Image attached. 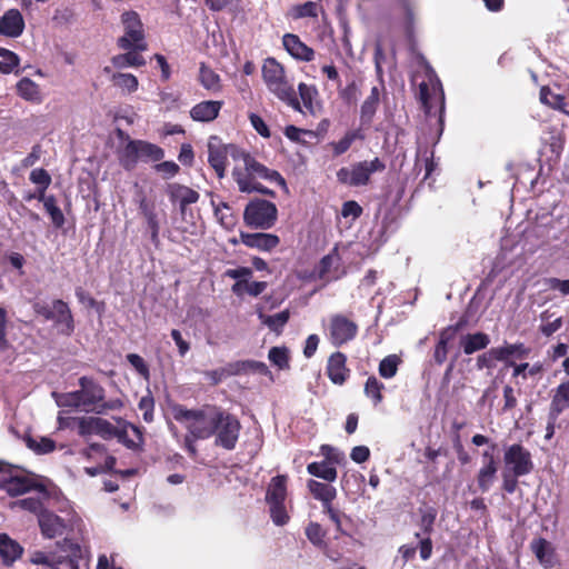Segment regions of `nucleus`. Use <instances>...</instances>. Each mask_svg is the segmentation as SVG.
Instances as JSON below:
<instances>
[{"label": "nucleus", "instance_id": "nucleus-50", "mask_svg": "<svg viewBox=\"0 0 569 569\" xmlns=\"http://www.w3.org/2000/svg\"><path fill=\"white\" fill-rule=\"evenodd\" d=\"M96 435L103 439H110L117 433L116 427L106 419L96 417Z\"/></svg>", "mask_w": 569, "mask_h": 569}, {"label": "nucleus", "instance_id": "nucleus-28", "mask_svg": "<svg viewBox=\"0 0 569 569\" xmlns=\"http://www.w3.org/2000/svg\"><path fill=\"white\" fill-rule=\"evenodd\" d=\"M380 91L378 86L371 88L370 94L365 99L360 108V121L362 124L368 126L371 123L379 103H380Z\"/></svg>", "mask_w": 569, "mask_h": 569}, {"label": "nucleus", "instance_id": "nucleus-26", "mask_svg": "<svg viewBox=\"0 0 569 569\" xmlns=\"http://www.w3.org/2000/svg\"><path fill=\"white\" fill-rule=\"evenodd\" d=\"M346 356L339 351L329 357L327 373L335 385H342L348 377L349 370L346 367Z\"/></svg>", "mask_w": 569, "mask_h": 569}, {"label": "nucleus", "instance_id": "nucleus-24", "mask_svg": "<svg viewBox=\"0 0 569 569\" xmlns=\"http://www.w3.org/2000/svg\"><path fill=\"white\" fill-rule=\"evenodd\" d=\"M283 47L288 51V53L295 59L301 61H311L315 57V51L306 43H303L300 38L292 33H287L282 39Z\"/></svg>", "mask_w": 569, "mask_h": 569}, {"label": "nucleus", "instance_id": "nucleus-47", "mask_svg": "<svg viewBox=\"0 0 569 569\" xmlns=\"http://www.w3.org/2000/svg\"><path fill=\"white\" fill-rule=\"evenodd\" d=\"M306 536L308 540L316 547L325 548L326 532L322 527L317 522H310L306 528Z\"/></svg>", "mask_w": 569, "mask_h": 569}, {"label": "nucleus", "instance_id": "nucleus-17", "mask_svg": "<svg viewBox=\"0 0 569 569\" xmlns=\"http://www.w3.org/2000/svg\"><path fill=\"white\" fill-rule=\"evenodd\" d=\"M138 207L140 210V213L143 216L149 232H150V239L153 243L159 242V232L161 227V219L160 213L157 209V204L153 200L148 199L147 197L142 196L138 200Z\"/></svg>", "mask_w": 569, "mask_h": 569}, {"label": "nucleus", "instance_id": "nucleus-58", "mask_svg": "<svg viewBox=\"0 0 569 569\" xmlns=\"http://www.w3.org/2000/svg\"><path fill=\"white\" fill-rule=\"evenodd\" d=\"M30 181L43 189H47L51 183V177L44 169L38 168L31 171Z\"/></svg>", "mask_w": 569, "mask_h": 569}, {"label": "nucleus", "instance_id": "nucleus-21", "mask_svg": "<svg viewBox=\"0 0 569 569\" xmlns=\"http://www.w3.org/2000/svg\"><path fill=\"white\" fill-rule=\"evenodd\" d=\"M466 325V320L460 319L456 325L448 326L439 333V340L433 351L436 363L442 365L448 356V345L452 341L457 332Z\"/></svg>", "mask_w": 569, "mask_h": 569}, {"label": "nucleus", "instance_id": "nucleus-48", "mask_svg": "<svg viewBox=\"0 0 569 569\" xmlns=\"http://www.w3.org/2000/svg\"><path fill=\"white\" fill-rule=\"evenodd\" d=\"M540 318L542 323L540 325L539 329L540 332L546 337L552 336L562 327V318L557 317L552 321H549L550 315L548 313V311L542 312Z\"/></svg>", "mask_w": 569, "mask_h": 569}, {"label": "nucleus", "instance_id": "nucleus-60", "mask_svg": "<svg viewBox=\"0 0 569 569\" xmlns=\"http://www.w3.org/2000/svg\"><path fill=\"white\" fill-rule=\"evenodd\" d=\"M521 476H516L515 473L508 472L502 470L501 478H502V489L507 493H513L518 487V478Z\"/></svg>", "mask_w": 569, "mask_h": 569}, {"label": "nucleus", "instance_id": "nucleus-35", "mask_svg": "<svg viewBox=\"0 0 569 569\" xmlns=\"http://www.w3.org/2000/svg\"><path fill=\"white\" fill-rule=\"evenodd\" d=\"M498 472V465H482L477 473L478 488L487 492L492 487Z\"/></svg>", "mask_w": 569, "mask_h": 569}, {"label": "nucleus", "instance_id": "nucleus-6", "mask_svg": "<svg viewBox=\"0 0 569 569\" xmlns=\"http://www.w3.org/2000/svg\"><path fill=\"white\" fill-rule=\"evenodd\" d=\"M287 482L288 477L286 475H278L271 478L267 486L264 500L269 508L270 518L276 526H284L290 519L286 507Z\"/></svg>", "mask_w": 569, "mask_h": 569}, {"label": "nucleus", "instance_id": "nucleus-30", "mask_svg": "<svg viewBox=\"0 0 569 569\" xmlns=\"http://www.w3.org/2000/svg\"><path fill=\"white\" fill-rule=\"evenodd\" d=\"M23 548L6 533H0V557L4 565H11L21 557Z\"/></svg>", "mask_w": 569, "mask_h": 569}, {"label": "nucleus", "instance_id": "nucleus-34", "mask_svg": "<svg viewBox=\"0 0 569 569\" xmlns=\"http://www.w3.org/2000/svg\"><path fill=\"white\" fill-rule=\"evenodd\" d=\"M126 53L112 57L111 62L114 68L124 69L128 67H141L146 64V60L139 54L140 51L126 50Z\"/></svg>", "mask_w": 569, "mask_h": 569}, {"label": "nucleus", "instance_id": "nucleus-46", "mask_svg": "<svg viewBox=\"0 0 569 569\" xmlns=\"http://www.w3.org/2000/svg\"><path fill=\"white\" fill-rule=\"evenodd\" d=\"M299 96L303 102L305 108L310 111L311 113L315 112L313 110V100L318 96V90L315 86H309L303 82L299 83L298 86Z\"/></svg>", "mask_w": 569, "mask_h": 569}, {"label": "nucleus", "instance_id": "nucleus-42", "mask_svg": "<svg viewBox=\"0 0 569 569\" xmlns=\"http://www.w3.org/2000/svg\"><path fill=\"white\" fill-rule=\"evenodd\" d=\"M400 358L397 355H390L383 358L379 363V375L385 379H391L396 376Z\"/></svg>", "mask_w": 569, "mask_h": 569}, {"label": "nucleus", "instance_id": "nucleus-11", "mask_svg": "<svg viewBox=\"0 0 569 569\" xmlns=\"http://www.w3.org/2000/svg\"><path fill=\"white\" fill-rule=\"evenodd\" d=\"M325 336L333 347H341L352 341L358 333V325L341 313L331 315L323 322Z\"/></svg>", "mask_w": 569, "mask_h": 569}, {"label": "nucleus", "instance_id": "nucleus-25", "mask_svg": "<svg viewBox=\"0 0 569 569\" xmlns=\"http://www.w3.org/2000/svg\"><path fill=\"white\" fill-rule=\"evenodd\" d=\"M222 104V101L216 100L201 101L191 108L190 117L198 122L213 121L218 117Z\"/></svg>", "mask_w": 569, "mask_h": 569}, {"label": "nucleus", "instance_id": "nucleus-23", "mask_svg": "<svg viewBox=\"0 0 569 569\" xmlns=\"http://www.w3.org/2000/svg\"><path fill=\"white\" fill-rule=\"evenodd\" d=\"M167 193L171 202L179 203L181 213H184L187 206L196 203L200 197L196 190L179 183L168 184Z\"/></svg>", "mask_w": 569, "mask_h": 569}, {"label": "nucleus", "instance_id": "nucleus-51", "mask_svg": "<svg viewBox=\"0 0 569 569\" xmlns=\"http://www.w3.org/2000/svg\"><path fill=\"white\" fill-rule=\"evenodd\" d=\"M127 360L141 377H143L146 380L149 379V377H150L149 367L142 357H140L137 353H129V355H127Z\"/></svg>", "mask_w": 569, "mask_h": 569}, {"label": "nucleus", "instance_id": "nucleus-39", "mask_svg": "<svg viewBox=\"0 0 569 569\" xmlns=\"http://www.w3.org/2000/svg\"><path fill=\"white\" fill-rule=\"evenodd\" d=\"M362 138L363 137H362L360 130H350V131H348L339 141L331 142L333 154L335 156L343 154L345 152H347L349 150L351 144L357 139H362Z\"/></svg>", "mask_w": 569, "mask_h": 569}, {"label": "nucleus", "instance_id": "nucleus-13", "mask_svg": "<svg viewBox=\"0 0 569 569\" xmlns=\"http://www.w3.org/2000/svg\"><path fill=\"white\" fill-rule=\"evenodd\" d=\"M503 470L516 476H527L533 470L531 453L520 443L508 446L503 451Z\"/></svg>", "mask_w": 569, "mask_h": 569}, {"label": "nucleus", "instance_id": "nucleus-54", "mask_svg": "<svg viewBox=\"0 0 569 569\" xmlns=\"http://www.w3.org/2000/svg\"><path fill=\"white\" fill-rule=\"evenodd\" d=\"M0 62H1V73L9 74V73L14 72L16 69L19 67L20 58L17 53L11 51L7 56H4L2 58V60H0Z\"/></svg>", "mask_w": 569, "mask_h": 569}, {"label": "nucleus", "instance_id": "nucleus-55", "mask_svg": "<svg viewBox=\"0 0 569 569\" xmlns=\"http://www.w3.org/2000/svg\"><path fill=\"white\" fill-rule=\"evenodd\" d=\"M17 503L20 506V508L28 510L32 513H36L38 518L40 512L47 510L43 508L42 502L39 498L28 497L19 500Z\"/></svg>", "mask_w": 569, "mask_h": 569}, {"label": "nucleus", "instance_id": "nucleus-7", "mask_svg": "<svg viewBox=\"0 0 569 569\" xmlns=\"http://www.w3.org/2000/svg\"><path fill=\"white\" fill-rule=\"evenodd\" d=\"M123 34L118 38L117 46L122 50L146 51L148 48L146 32L137 11L126 10L120 16Z\"/></svg>", "mask_w": 569, "mask_h": 569}, {"label": "nucleus", "instance_id": "nucleus-57", "mask_svg": "<svg viewBox=\"0 0 569 569\" xmlns=\"http://www.w3.org/2000/svg\"><path fill=\"white\" fill-rule=\"evenodd\" d=\"M51 569H79L76 558L70 556H54Z\"/></svg>", "mask_w": 569, "mask_h": 569}, {"label": "nucleus", "instance_id": "nucleus-63", "mask_svg": "<svg viewBox=\"0 0 569 569\" xmlns=\"http://www.w3.org/2000/svg\"><path fill=\"white\" fill-rule=\"evenodd\" d=\"M362 213V208L356 201H346L342 204L341 216L345 218L351 217L352 220L359 218Z\"/></svg>", "mask_w": 569, "mask_h": 569}, {"label": "nucleus", "instance_id": "nucleus-56", "mask_svg": "<svg viewBox=\"0 0 569 569\" xmlns=\"http://www.w3.org/2000/svg\"><path fill=\"white\" fill-rule=\"evenodd\" d=\"M96 417H81L78 421V433L82 437L96 435Z\"/></svg>", "mask_w": 569, "mask_h": 569}, {"label": "nucleus", "instance_id": "nucleus-5", "mask_svg": "<svg viewBox=\"0 0 569 569\" xmlns=\"http://www.w3.org/2000/svg\"><path fill=\"white\" fill-rule=\"evenodd\" d=\"M262 78L269 89L279 100L292 109L301 111L293 86L287 80L284 68L274 58H267L262 64Z\"/></svg>", "mask_w": 569, "mask_h": 569}, {"label": "nucleus", "instance_id": "nucleus-40", "mask_svg": "<svg viewBox=\"0 0 569 569\" xmlns=\"http://www.w3.org/2000/svg\"><path fill=\"white\" fill-rule=\"evenodd\" d=\"M383 389L385 385L380 382L375 376H371L367 379L365 385V393L368 398L372 400L375 406L379 405L382 401Z\"/></svg>", "mask_w": 569, "mask_h": 569}, {"label": "nucleus", "instance_id": "nucleus-64", "mask_svg": "<svg viewBox=\"0 0 569 569\" xmlns=\"http://www.w3.org/2000/svg\"><path fill=\"white\" fill-rule=\"evenodd\" d=\"M359 93V88L356 81H351L345 88L339 90V96L347 102H353L357 100Z\"/></svg>", "mask_w": 569, "mask_h": 569}, {"label": "nucleus", "instance_id": "nucleus-43", "mask_svg": "<svg viewBox=\"0 0 569 569\" xmlns=\"http://www.w3.org/2000/svg\"><path fill=\"white\" fill-rule=\"evenodd\" d=\"M27 446L38 455L52 452L56 448L54 441L47 437L28 438Z\"/></svg>", "mask_w": 569, "mask_h": 569}, {"label": "nucleus", "instance_id": "nucleus-16", "mask_svg": "<svg viewBox=\"0 0 569 569\" xmlns=\"http://www.w3.org/2000/svg\"><path fill=\"white\" fill-rule=\"evenodd\" d=\"M49 320L53 321L58 332L61 335L70 336L74 330L71 310L69 306L60 299L52 301V310Z\"/></svg>", "mask_w": 569, "mask_h": 569}, {"label": "nucleus", "instance_id": "nucleus-33", "mask_svg": "<svg viewBox=\"0 0 569 569\" xmlns=\"http://www.w3.org/2000/svg\"><path fill=\"white\" fill-rule=\"evenodd\" d=\"M17 92L26 101L40 102L41 92L39 86L31 79L24 77L17 83Z\"/></svg>", "mask_w": 569, "mask_h": 569}, {"label": "nucleus", "instance_id": "nucleus-38", "mask_svg": "<svg viewBox=\"0 0 569 569\" xmlns=\"http://www.w3.org/2000/svg\"><path fill=\"white\" fill-rule=\"evenodd\" d=\"M199 81L209 91L216 92L220 89V77L204 63L200 64Z\"/></svg>", "mask_w": 569, "mask_h": 569}, {"label": "nucleus", "instance_id": "nucleus-52", "mask_svg": "<svg viewBox=\"0 0 569 569\" xmlns=\"http://www.w3.org/2000/svg\"><path fill=\"white\" fill-rule=\"evenodd\" d=\"M400 7L405 14L407 32H412L415 23V3L412 0H399Z\"/></svg>", "mask_w": 569, "mask_h": 569}, {"label": "nucleus", "instance_id": "nucleus-37", "mask_svg": "<svg viewBox=\"0 0 569 569\" xmlns=\"http://www.w3.org/2000/svg\"><path fill=\"white\" fill-rule=\"evenodd\" d=\"M540 101L569 117V111L566 110L565 97L562 94L552 92L548 87H542L540 90Z\"/></svg>", "mask_w": 569, "mask_h": 569}, {"label": "nucleus", "instance_id": "nucleus-31", "mask_svg": "<svg viewBox=\"0 0 569 569\" xmlns=\"http://www.w3.org/2000/svg\"><path fill=\"white\" fill-rule=\"evenodd\" d=\"M490 343L489 336L483 332L469 333L461 337L460 345L466 355L487 348Z\"/></svg>", "mask_w": 569, "mask_h": 569}, {"label": "nucleus", "instance_id": "nucleus-53", "mask_svg": "<svg viewBox=\"0 0 569 569\" xmlns=\"http://www.w3.org/2000/svg\"><path fill=\"white\" fill-rule=\"evenodd\" d=\"M138 407L142 411L143 420L148 423L152 422L154 409L153 398L150 395L142 397L138 403Z\"/></svg>", "mask_w": 569, "mask_h": 569}, {"label": "nucleus", "instance_id": "nucleus-1", "mask_svg": "<svg viewBox=\"0 0 569 569\" xmlns=\"http://www.w3.org/2000/svg\"><path fill=\"white\" fill-rule=\"evenodd\" d=\"M231 149V157L234 160H241L244 166L243 169L236 167L232 170V176L241 192H259L263 194H272V191L254 181L258 178L286 187V181L278 171L268 169L249 153H246L236 147H232Z\"/></svg>", "mask_w": 569, "mask_h": 569}, {"label": "nucleus", "instance_id": "nucleus-36", "mask_svg": "<svg viewBox=\"0 0 569 569\" xmlns=\"http://www.w3.org/2000/svg\"><path fill=\"white\" fill-rule=\"evenodd\" d=\"M261 323L267 326L271 331H274L277 333L281 332L283 327L287 325L290 313L288 310L280 311L278 313L268 316L262 312H259L258 315Z\"/></svg>", "mask_w": 569, "mask_h": 569}, {"label": "nucleus", "instance_id": "nucleus-19", "mask_svg": "<svg viewBox=\"0 0 569 569\" xmlns=\"http://www.w3.org/2000/svg\"><path fill=\"white\" fill-rule=\"evenodd\" d=\"M24 30V19L18 9H9L0 17V34L18 38Z\"/></svg>", "mask_w": 569, "mask_h": 569}, {"label": "nucleus", "instance_id": "nucleus-20", "mask_svg": "<svg viewBox=\"0 0 569 569\" xmlns=\"http://www.w3.org/2000/svg\"><path fill=\"white\" fill-rule=\"evenodd\" d=\"M38 523L42 536L48 539L62 536L66 530L64 520L49 510L40 512Z\"/></svg>", "mask_w": 569, "mask_h": 569}, {"label": "nucleus", "instance_id": "nucleus-4", "mask_svg": "<svg viewBox=\"0 0 569 569\" xmlns=\"http://www.w3.org/2000/svg\"><path fill=\"white\" fill-rule=\"evenodd\" d=\"M80 389L72 392H52V397L59 407L80 408L87 412L94 411L97 406L104 400V389L92 378L81 377Z\"/></svg>", "mask_w": 569, "mask_h": 569}, {"label": "nucleus", "instance_id": "nucleus-12", "mask_svg": "<svg viewBox=\"0 0 569 569\" xmlns=\"http://www.w3.org/2000/svg\"><path fill=\"white\" fill-rule=\"evenodd\" d=\"M278 209L274 203L264 199L251 200L244 208L243 220L253 228L269 229L274 226Z\"/></svg>", "mask_w": 569, "mask_h": 569}, {"label": "nucleus", "instance_id": "nucleus-27", "mask_svg": "<svg viewBox=\"0 0 569 569\" xmlns=\"http://www.w3.org/2000/svg\"><path fill=\"white\" fill-rule=\"evenodd\" d=\"M569 408V380L561 382L552 395L548 417L558 419V417Z\"/></svg>", "mask_w": 569, "mask_h": 569}, {"label": "nucleus", "instance_id": "nucleus-29", "mask_svg": "<svg viewBox=\"0 0 569 569\" xmlns=\"http://www.w3.org/2000/svg\"><path fill=\"white\" fill-rule=\"evenodd\" d=\"M531 550L545 568L555 566V550L549 541L543 538L536 539L531 542Z\"/></svg>", "mask_w": 569, "mask_h": 569}, {"label": "nucleus", "instance_id": "nucleus-3", "mask_svg": "<svg viewBox=\"0 0 569 569\" xmlns=\"http://www.w3.org/2000/svg\"><path fill=\"white\" fill-rule=\"evenodd\" d=\"M171 411L174 420L182 423L190 435L204 440L217 431L221 408L204 406L200 409H187L182 405H174Z\"/></svg>", "mask_w": 569, "mask_h": 569}, {"label": "nucleus", "instance_id": "nucleus-14", "mask_svg": "<svg viewBox=\"0 0 569 569\" xmlns=\"http://www.w3.org/2000/svg\"><path fill=\"white\" fill-rule=\"evenodd\" d=\"M214 443L226 450H233L239 439L241 425L237 417L221 409Z\"/></svg>", "mask_w": 569, "mask_h": 569}, {"label": "nucleus", "instance_id": "nucleus-18", "mask_svg": "<svg viewBox=\"0 0 569 569\" xmlns=\"http://www.w3.org/2000/svg\"><path fill=\"white\" fill-rule=\"evenodd\" d=\"M233 146H223L217 138H211L208 143V161L216 171L218 178H223L228 153H232Z\"/></svg>", "mask_w": 569, "mask_h": 569}, {"label": "nucleus", "instance_id": "nucleus-44", "mask_svg": "<svg viewBox=\"0 0 569 569\" xmlns=\"http://www.w3.org/2000/svg\"><path fill=\"white\" fill-rule=\"evenodd\" d=\"M43 207H44L47 213L50 216L52 224L56 228H61L64 224L66 219H64L63 212L57 206L56 198L53 196H50L46 200V203Z\"/></svg>", "mask_w": 569, "mask_h": 569}, {"label": "nucleus", "instance_id": "nucleus-22", "mask_svg": "<svg viewBox=\"0 0 569 569\" xmlns=\"http://www.w3.org/2000/svg\"><path fill=\"white\" fill-rule=\"evenodd\" d=\"M240 240L244 246L249 248H256L261 251H271L280 243L278 236L262 232H241Z\"/></svg>", "mask_w": 569, "mask_h": 569}, {"label": "nucleus", "instance_id": "nucleus-45", "mask_svg": "<svg viewBox=\"0 0 569 569\" xmlns=\"http://www.w3.org/2000/svg\"><path fill=\"white\" fill-rule=\"evenodd\" d=\"M112 81L117 87L127 90L129 93L137 91L139 86L137 77L131 73H114Z\"/></svg>", "mask_w": 569, "mask_h": 569}, {"label": "nucleus", "instance_id": "nucleus-15", "mask_svg": "<svg viewBox=\"0 0 569 569\" xmlns=\"http://www.w3.org/2000/svg\"><path fill=\"white\" fill-rule=\"evenodd\" d=\"M32 486L33 482L20 469L4 463L3 475L0 478V489L10 496H19L29 491Z\"/></svg>", "mask_w": 569, "mask_h": 569}, {"label": "nucleus", "instance_id": "nucleus-59", "mask_svg": "<svg viewBox=\"0 0 569 569\" xmlns=\"http://www.w3.org/2000/svg\"><path fill=\"white\" fill-rule=\"evenodd\" d=\"M224 276L230 279H234L237 281H244L248 282V280L252 277V270L248 267H239L236 269H227L224 271Z\"/></svg>", "mask_w": 569, "mask_h": 569}, {"label": "nucleus", "instance_id": "nucleus-61", "mask_svg": "<svg viewBox=\"0 0 569 569\" xmlns=\"http://www.w3.org/2000/svg\"><path fill=\"white\" fill-rule=\"evenodd\" d=\"M521 346H517V345H509V346H506V347H499V348H492L491 349V355L495 356V359L497 361H505L507 360L509 357H511L512 355L516 353V351L520 348Z\"/></svg>", "mask_w": 569, "mask_h": 569}, {"label": "nucleus", "instance_id": "nucleus-49", "mask_svg": "<svg viewBox=\"0 0 569 569\" xmlns=\"http://www.w3.org/2000/svg\"><path fill=\"white\" fill-rule=\"evenodd\" d=\"M338 262H339V257L336 251L325 256L320 260L318 268H317L319 278L328 279L330 276L331 268L333 266H337Z\"/></svg>", "mask_w": 569, "mask_h": 569}, {"label": "nucleus", "instance_id": "nucleus-62", "mask_svg": "<svg viewBox=\"0 0 569 569\" xmlns=\"http://www.w3.org/2000/svg\"><path fill=\"white\" fill-rule=\"evenodd\" d=\"M157 172L162 173L166 179L174 177L179 171V166L173 161H163L156 164Z\"/></svg>", "mask_w": 569, "mask_h": 569}, {"label": "nucleus", "instance_id": "nucleus-41", "mask_svg": "<svg viewBox=\"0 0 569 569\" xmlns=\"http://www.w3.org/2000/svg\"><path fill=\"white\" fill-rule=\"evenodd\" d=\"M268 359L280 370L289 368V350L286 347H272L268 352Z\"/></svg>", "mask_w": 569, "mask_h": 569}, {"label": "nucleus", "instance_id": "nucleus-32", "mask_svg": "<svg viewBox=\"0 0 569 569\" xmlns=\"http://www.w3.org/2000/svg\"><path fill=\"white\" fill-rule=\"evenodd\" d=\"M309 475L333 482L337 479V469L332 461H315L307 466Z\"/></svg>", "mask_w": 569, "mask_h": 569}, {"label": "nucleus", "instance_id": "nucleus-8", "mask_svg": "<svg viewBox=\"0 0 569 569\" xmlns=\"http://www.w3.org/2000/svg\"><path fill=\"white\" fill-rule=\"evenodd\" d=\"M307 487L313 498L321 501L323 513L327 515L333 522L337 531H339L341 535L349 536L348 531L343 527V521H349V517L332 507V501L337 497V489L331 486L330 482L323 483L313 479L308 481Z\"/></svg>", "mask_w": 569, "mask_h": 569}, {"label": "nucleus", "instance_id": "nucleus-10", "mask_svg": "<svg viewBox=\"0 0 569 569\" xmlns=\"http://www.w3.org/2000/svg\"><path fill=\"white\" fill-rule=\"evenodd\" d=\"M385 163L375 158L370 161H360L350 167H342L337 171V179L340 183L349 187L366 186L370 181V177L378 171H383Z\"/></svg>", "mask_w": 569, "mask_h": 569}, {"label": "nucleus", "instance_id": "nucleus-2", "mask_svg": "<svg viewBox=\"0 0 569 569\" xmlns=\"http://www.w3.org/2000/svg\"><path fill=\"white\" fill-rule=\"evenodd\" d=\"M418 63L425 76V80L419 83V100L423 107L426 117L429 120L435 118L440 129H442L445 92L441 81L425 57H418Z\"/></svg>", "mask_w": 569, "mask_h": 569}, {"label": "nucleus", "instance_id": "nucleus-9", "mask_svg": "<svg viewBox=\"0 0 569 569\" xmlns=\"http://www.w3.org/2000/svg\"><path fill=\"white\" fill-rule=\"evenodd\" d=\"M164 151L157 144L143 140H129L120 154V162L126 170H132L139 160L160 161Z\"/></svg>", "mask_w": 569, "mask_h": 569}]
</instances>
